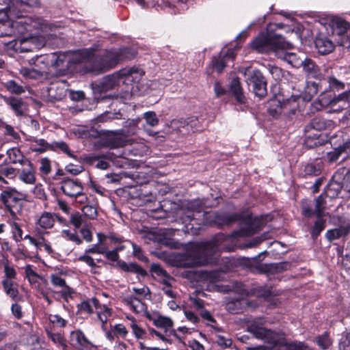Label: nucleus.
Here are the masks:
<instances>
[{
	"label": "nucleus",
	"instance_id": "obj_11",
	"mask_svg": "<svg viewBox=\"0 0 350 350\" xmlns=\"http://www.w3.org/2000/svg\"><path fill=\"white\" fill-rule=\"evenodd\" d=\"M60 189L64 195L75 199L82 196L83 187L81 182L79 179H71L68 177H64L60 181Z\"/></svg>",
	"mask_w": 350,
	"mask_h": 350
},
{
	"label": "nucleus",
	"instance_id": "obj_20",
	"mask_svg": "<svg viewBox=\"0 0 350 350\" xmlns=\"http://www.w3.org/2000/svg\"><path fill=\"white\" fill-rule=\"evenodd\" d=\"M229 91L237 103L242 105L247 103V98L244 94L240 79L238 77L231 80L229 85Z\"/></svg>",
	"mask_w": 350,
	"mask_h": 350
},
{
	"label": "nucleus",
	"instance_id": "obj_14",
	"mask_svg": "<svg viewBox=\"0 0 350 350\" xmlns=\"http://www.w3.org/2000/svg\"><path fill=\"white\" fill-rule=\"evenodd\" d=\"M122 152L115 154L113 152H107L105 154H100L98 155L90 154L85 157V161L90 165L96 163V167L100 170H106L109 167V164L105 159L112 160L113 157H121Z\"/></svg>",
	"mask_w": 350,
	"mask_h": 350
},
{
	"label": "nucleus",
	"instance_id": "obj_45",
	"mask_svg": "<svg viewBox=\"0 0 350 350\" xmlns=\"http://www.w3.org/2000/svg\"><path fill=\"white\" fill-rule=\"evenodd\" d=\"M216 212L206 211L202 213V219L200 221H196L195 224L198 226H216Z\"/></svg>",
	"mask_w": 350,
	"mask_h": 350
},
{
	"label": "nucleus",
	"instance_id": "obj_9",
	"mask_svg": "<svg viewBox=\"0 0 350 350\" xmlns=\"http://www.w3.org/2000/svg\"><path fill=\"white\" fill-rule=\"evenodd\" d=\"M136 72L137 69L134 68H124L113 75L105 77L101 82V90L105 92L114 89L119 85L120 79L129 80L132 75Z\"/></svg>",
	"mask_w": 350,
	"mask_h": 350
},
{
	"label": "nucleus",
	"instance_id": "obj_22",
	"mask_svg": "<svg viewBox=\"0 0 350 350\" xmlns=\"http://www.w3.org/2000/svg\"><path fill=\"white\" fill-rule=\"evenodd\" d=\"M150 271L154 279L159 280L167 287H172V284L169 281L172 278V276L159 264L152 263L150 266Z\"/></svg>",
	"mask_w": 350,
	"mask_h": 350
},
{
	"label": "nucleus",
	"instance_id": "obj_42",
	"mask_svg": "<svg viewBox=\"0 0 350 350\" xmlns=\"http://www.w3.org/2000/svg\"><path fill=\"white\" fill-rule=\"evenodd\" d=\"M262 340L267 344L271 345L274 347H282L285 342V338L279 339L276 337V334L271 329H267V332L265 334V336Z\"/></svg>",
	"mask_w": 350,
	"mask_h": 350
},
{
	"label": "nucleus",
	"instance_id": "obj_24",
	"mask_svg": "<svg viewBox=\"0 0 350 350\" xmlns=\"http://www.w3.org/2000/svg\"><path fill=\"white\" fill-rule=\"evenodd\" d=\"M314 45L318 53L321 55H326L331 53L334 48L332 40L321 33L316 36Z\"/></svg>",
	"mask_w": 350,
	"mask_h": 350
},
{
	"label": "nucleus",
	"instance_id": "obj_35",
	"mask_svg": "<svg viewBox=\"0 0 350 350\" xmlns=\"http://www.w3.org/2000/svg\"><path fill=\"white\" fill-rule=\"evenodd\" d=\"M7 155L9 159V163L13 164L20 163L21 165H25L27 160H28L25 158L23 152L18 148L8 149L7 150Z\"/></svg>",
	"mask_w": 350,
	"mask_h": 350
},
{
	"label": "nucleus",
	"instance_id": "obj_19",
	"mask_svg": "<svg viewBox=\"0 0 350 350\" xmlns=\"http://www.w3.org/2000/svg\"><path fill=\"white\" fill-rule=\"evenodd\" d=\"M70 343L74 347L82 350L88 349L92 347L91 342L80 329L70 332Z\"/></svg>",
	"mask_w": 350,
	"mask_h": 350
},
{
	"label": "nucleus",
	"instance_id": "obj_55",
	"mask_svg": "<svg viewBox=\"0 0 350 350\" xmlns=\"http://www.w3.org/2000/svg\"><path fill=\"white\" fill-rule=\"evenodd\" d=\"M77 307L78 313H84L86 314H92L94 313L90 299L81 301L80 304H77Z\"/></svg>",
	"mask_w": 350,
	"mask_h": 350
},
{
	"label": "nucleus",
	"instance_id": "obj_46",
	"mask_svg": "<svg viewBox=\"0 0 350 350\" xmlns=\"http://www.w3.org/2000/svg\"><path fill=\"white\" fill-rule=\"evenodd\" d=\"M4 88L11 94L21 95L25 92L23 86L19 85L14 80H9L3 83Z\"/></svg>",
	"mask_w": 350,
	"mask_h": 350
},
{
	"label": "nucleus",
	"instance_id": "obj_21",
	"mask_svg": "<svg viewBox=\"0 0 350 350\" xmlns=\"http://www.w3.org/2000/svg\"><path fill=\"white\" fill-rule=\"evenodd\" d=\"M103 145L109 149L122 148L127 145V139L120 133L112 132L103 139Z\"/></svg>",
	"mask_w": 350,
	"mask_h": 350
},
{
	"label": "nucleus",
	"instance_id": "obj_47",
	"mask_svg": "<svg viewBox=\"0 0 350 350\" xmlns=\"http://www.w3.org/2000/svg\"><path fill=\"white\" fill-rule=\"evenodd\" d=\"M51 150L52 151H62L66 154L70 158H75V156L70 150L68 144L63 141L53 142L51 143Z\"/></svg>",
	"mask_w": 350,
	"mask_h": 350
},
{
	"label": "nucleus",
	"instance_id": "obj_64",
	"mask_svg": "<svg viewBox=\"0 0 350 350\" xmlns=\"http://www.w3.org/2000/svg\"><path fill=\"white\" fill-rule=\"evenodd\" d=\"M144 118L146 120V123L151 126H155L159 122V120L154 111H147L144 113Z\"/></svg>",
	"mask_w": 350,
	"mask_h": 350
},
{
	"label": "nucleus",
	"instance_id": "obj_62",
	"mask_svg": "<svg viewBox=\"0 0 350 350\" xmlns=\"http://www.w3.org/2000/svg\"><path fill=\"white\" fill-rule=\"evenodd\" d=\"M343 153V150L340 145L337 148H334L333 151L327 152V159L329 163H334L338 161L340 156Z\"/></svg>",
	"mask_w": 350,
	"mask_h": 350
},
{
	"label": "nucleus",
	"instance_id": "obj_27",
	"mask_svg": "<svg viewBox=\"0 0 350 350\" xmlns=\"http://www.w3.org/2000/svg\"><path fill=\"white\" fill-rule=\"evenodd\" d=\"M216 227L222 229L225 226H230L232 224L237 222V215L235 213H228L226 212L216 211Z\"/></svg>",
	"mask_w": 350,
	"mask_h": 350
},
{
	"label": "nucleus",
	"instance_id": "obj_49",
	"mask_svg": "<svg viewBox=\"0 0 350 350\" xmlns=\"http://www.w3.org/2000/svg\"><path fill=\"white\" fill-rule=\"evenodd\" d=\"M243 299H234L226 304V309L232 314H239L243 310Z\"/></svg>",
	"mask_w": 350,
	"mask_h": 350
},
{
	"label": "nucleus",
	"instance_id": "obj_43",
	"mask_svg": "<svg viewBox=\"0 0 350 350\" xmlns=\"http://www.w3.org/2000/svg\"><path fill=\"white\" fill-rule=\"evenodd\" d=\"M283 345L286 350H312V349L305 342L299 340L286 341Z\"/></svg>",
	"mask_w": 350,
	"mask_h": 350
},
{
	"label": "nucleus",
	"instance_id": "obj_39",
	"mask_svg": "<svg viewBox=\"0 0 350 350\" xmlns=\"http://www.w3.org/2000/svg\"><path fill=\"white\" fill-rule=\"evenodd\" d=\"M318 101L321 107H325L329 105L334 106L340 100H338V95L335 94L332 96L331 92H323L318 97Z\"/></svg>",
	"mask_w": 350,
	"mask_h": 350
},
{
	"label": "nucleus",
	"instance_id": "obj_10",
	"mask_svg": "<svg viewBox=\"0 0 350 350\" xmlns=\"http://www.w3.org/2000/svg\"><path fill=\"white\" fill-rule=\"evenodd\" d=\"M21 200V193L16 189L10 187H6L0 195V201L13 217L16 216L12 208L16 206Z\"/></svg>",
	"mask_w": 350,
	"mask_h": 350
},
{
	"label": "nucleus",
	"instance_id": "obj_1",
	"mask_svg": "<svg viewBox=\"0 0 350 350\" xmlns=\"http://www.w3.org/2000/svg\"><path fill=\"white\" fill-rule=\"evenodd\" d=\"M136 51L131 47L110 49L96 54L91 64L86 67L87 72L101 74L114 68L120 62L133 59Z\"/></svg>",
	"mask_w": 350,
	"mask_h": 350
},
{
	"label": "nucleus",
	"instance_id": "obj_29",
	"mask_svg": "<svg viewBox=\"0 0 350 350\" xmlns=\"http://www.w3.org/2000/svg\"><path fill=\"white\" fill-rule=\"evenodd\" d=\"M95 49L92 47L79 50L76 52L75 57H73V63L78 64L89 60H90V63H91L96 55L95 54Z\"/></svg>",
	"mask_w": 350,
	"mask_h": 350
},
{
	"label": "nucleus",
	"instance_id": "obj_31",
	"mask_svg": "<svg viewBox=\"0 0 350 350\" xmlns=\"http://www.w3.org/2000/svg\"><path fill=\"white\" fill-rule=\"evenodd\" d=\"M327 126L328 122L325 118L321 116H315L308 124L306 125L304 131L305 133H309L312 130L321 131L326 129Z\"/></svg>",
	"mask_w": 350,
	"mask_h": 350
},
{
	"label": "nucleus",
	"instance_id": "obj_28",
	"mask_svg": "<svg viewBox=\"0 0 350 350\" xmlns=\"http://www.w3.org/2000/svg\"><path fill=\"white\" fill-rule=\"evenodd\" d=\"M282 115L288 118H292V116L295 115L299 104L296 96H291L290 98L284 100L282 102Z\"/></svg>",
	"mask_w": 350,
	"mask_h": 350
},
{
	"label": "nucleus",
	"instance_id": "obj_23",
	"mask_svg": "<svg viewBox=\"0 0 350 350\" xmlns=\"http://www.w3.org/2000/svg\"><path fill=\"white\" fill-rule=\"evenodd\" d=\"M263 226L261 217H253L247 226L242 227L239 230L241 237H250L260 231Z\"/></svg>",
	"mask_w": 350,
	"mask_h": 350
},
{
	"label": "nucleus",
	"instance_id": "obj_30",
	"mask_svg": "<svg viewBox=\"0 0 350 350\" xmlns=\"http://www.w3.org/2000/svg\"><path fill=\"white\" fill-rule=\"evenodd\" d=\"M291 263L287 261L263 265L261 271L263 273L275 274L289 269Z\"/></svg>",
	"mask_w": 350,
	"mask_h": 350
},
{
	"label": "nucleus",
	"instance_id": "obj_17",
	"mask_svg": "<svg viewBox=\"0 0 350 350\" xmlns=\"http://www.w3.org/2000/svg\"><path fill=\"white\" fill-rule=\"evenodd\" d=\"M2 97L5 104L13 111L15 116L21 117L25 115L26 105L22 98L13 96H2Z\"/></svg>",
	"mask_w": 350,
	"mask_h": 350
},
{
	"label": "nucleus",
	"instance_id": "obj_37",
	"mask_svg": "<svg viewBox=\"0 0 350 350\" xmlns=\"http://www.w3.org/2000/svg\"><path fill=\"white\" fill-rule=\"evenodd\" d=\"M55 220L53 214L44 211L40 215L37 221V224L43 229L52 228L55 224Z\"/></svg>",
	"mask_w": 350,
	"mask_h": 350
},
{
	"label": "nucleus",
	"instance_id": "obj_59",
	"mask_svg": "<svg viewBox=\"0 0 350 350\" xmlns=\"http://www.w3.org/2000/svg\"><path fill=\"white\" fill-rule=\"evenodd\" d=\"M338 100L344 101L349 104L348 108L344 114V118H350V89L338 94Z\"/></svg>",
	"mask_w": 350,
	"mask_h": 350
},
{
	"label": "nucleus",
	"instance_id": "obj_5",
	"mask_svg": "<svg viewBox=\"0 0 350 350\" xmlns=\"http://www.w3.org/2000/svg\"><path fill=\"white\" fill-rule=\"evenodd\" d=\"M326 208L327 202L323 195H319L316 198V219L310 228V234L313 241L317 239L326 227V219L324 218Z\"/></svg>",
	"mask_w": 350,
	"mask_h": 350
},
{
	"label": "nucleus",
	"instance_id": "obj_36",
	"mask_svg": "<svg viewBox=\"0 0 350 350\" xmlns=\"http://www.w3.org/2000/svg\"><path fill=\"white\" fill-rule=\"evenodd\" d=\"M128 319L131 321L130 327L132 329L133 334L137 339L145 340L148 338V335H150L148 331L146 332L142 326L138 325L134 317H131Z\"/></svg>",
	"mask_w": 350,
	"mask_h": 350
},
{
	"label": "nucleus",
	"instance_id": "obj_38",
	"mask_svg": "<svg viewBox=\"0 0 350 350\" xmlns=\"http://www.w3.org/2000/svg\"><path fill=\"white\" fill-rule=\"evenodd\" d=\"M267 112L273 118H279L282 115V101L273 98L269 102Z\"/></svg>",
	"mask_w": 350,
	"mask_h": 350
},
{
	"label": "nucleus",
	"instance_id": "obj_15",
	"mask_svg": "<svg viewBox=\"0 0 350 350\" xmlns=\"http://www.w3.org/2000/svg\"><path fill=\"white\" fill-rule=\"evenodd\" d=\"M111 329L105 332V336L111 342L116 341L119 345L126 347L123 342L120 341V338L125 339L129 334L126 327L122 323H117L114 325H110Z\"/></svg>",
	"mask_w": 350,
	"mask_h": 350
},
{
	"label": "nucleus",
	"instance_id": "obj_58",
	"mask_svg": "<svg viewBox=\"0 0 350 350\" xmlns=\"http://www.w3.org/2000/svg\"><path fill=\"white\" fill-rule=\"evenodd\" d=\"M50 338L55 344L57 345L59 347H61L63 350H68L66 339L64 336L60 334L51 333Z\"/></svg>",
	"mask_w": 350,
	"mask_h": 350
},
{
	"label": "nucleus",
	"instance_id": "obj_13",
	"mask_svg": "<svg viewBox=\"0 0 350 350\" xmlns=\"http://www.w3.org/2000/svg\"><path fill=\"white\" fill-rule=\"evenodd\" d=\"M51 65L58 70L60 75H66L69 72V68L73 63V57L70 59L62 52H55L52 54Z\"/></svg>",
	"mask_w": 350,
	"mask_h": 350
},
{
	"label": "nucleus",
	"instance_id": "obj_56",
	"mask_svg": "<svg viewBox=\"0 0 350 350\" xmlns=\"http://www.w3.org/2000/svg\"><path fill=\"white\" fill-rule=\"evenodd\" d=\"M317 92L318 89L316 83H313L311 85H307L305 92L302 94L303 100L307 102L310 101Z\"/></svg>",
	"mask_w": 350,
	"mask_h": 350
},
{
	"label": "nucleus",
	"instance_id": "obj_51",
	"mask_svg": "<svg viewBox=\"0 0 350 350\" xmlns=\"http://www.w3.org/2000/svg\"><path fill=\"white\" fill-rule=\"evenodd\" d=\"M2 128L4 129V135L10 136L12 141L18 142L21 140L20 135L14 130L12 126L3 122Z\"/></svg>",
	"mask_w": 350,
	"mask_h": 350
},
{
	"label": "nucleus",
	"instance_id": "obj_2",
	"mask_svg": "<svg viewBox=\"0 0 350 350\" xmlns=\"http://www.w3.org/2000/svg\"><path fill=\"white\" fill-rule=\"evenodd\" d=\"M215 247L216 245L213 241L202 243L199 245L201 251L180 255L177 259V266L182 268H193L211 264L213 258L206 255V252H212Z\"/></svg>",
	"mask_w": 350,
	"mask_h": 350
},
{
	"label": "nucleus",
	"instance_id": "obj_48",
	"mask_svg": "<svg viewBox=\"0 0 350 350\" xmlns=\"http://www.w3.org/2000/svg\"><path fill=\"white\" fill-rule=\"evenodd\" d=\"M9 224L11 228L12 239L17 243L23 240V230L22 229L21 225L17 223L16 221H10Z\"/></svg>",
	"mask_w": 350,
	"mask_h": 350
},
{
	"label": "nucleus",
	"instance_id": "obj_32",
	"mask_svg": "<svg viewBox=\"0 0 350 350\" xmlns=\"http://www.w3.org/2000/svg\"><path fill=\"white\" fill-rule=\"evenodd\" d=\"M300 210L301 215L305 218L316 217V198H314V209H313L312 201L308 198H304L300 201Z\"/></svg>",
	"mask_w": 350,
	"mask_h": 350
},
{
	"label": "nucleus",
	"instance_id": "obj_7",
	"mask_svg": "<svg viewBox=\"0 0 350 350\" xmlns=\"http://www.w3.org/2000/svg\"><path fill=\"white\" fill-rule=\"evenodd\" d=\"M103 255L107 260L112 262H116L117 266L124 272L135 273L142 278H145L148 275L146 270L137 262H133L126 263L125 261L120 260V256L117 252V250L113 249L112 250H107V248H106L105 252L103 253Z\"/></svg>",
	"mask_w": 350,
	"mask_h": 350
},
{
	"label": "nucleus",
	"instance_id": "obj_44",
	"mask_svg": "<svg viewBox=\"0 0 350 350\" xmlns=\"http://www.w3.org/2000/svg\"><path fill=\"white\" fill-rule=\"evenodd\" d=\"M227 61L222 56V52L213 56L211 60V66L218 73H221L226 67Z\"/></svg>",
	"mask_w": 350,
	"mask_h": 350
},
{
	"label": "nucleus",
	"instance_id": "obj_26",
	"mask_svg": "<svg viewBox=\"0 0 350 350\" xmlns=\"http://www.w3.org/2000/svg\"><path fill=\"white\" fill-rule=\"evenodd\" d=\"M1 283L3 291L12 300L14 301L20 300L18 284L17 282L12 280H3Z\"/></svg>",
	"mask_w": 350,
	"mask_h": 350
},
{
	"label": "nucleus",
	"instance_id": "obj_34",
	"mask_svg": "<svg viewBox=\"0 0 350 350\" xmlns=\"http://www.w3.org/2000/svg\"><path fill=\"white\" fill-rule=\"evenodd\" d=\"M27 163L29 168L21 170L19 179L26 184L32 185L34 184L36 180L33 165L29 160H27Z\"/></svg>",
	"mask_w": 350,
	"mask_h": 350
},
{
	"label": "nucleus",
	"instance_id": "obj_53",
	"mask_svg": "<svg viewBox=\"0 0 350 350\" xmlns=\"http://www.w3.org/2000/svg\"><path fill=\"white\" fill-rule=\"evenodd\" d=\"M316 342L323 350L328 349V347L332 345L329 334L327 332H325L323 334L318 336L316 338Z\"/></svg>",
	"mask_w": 350,
	"mask_h": 350
},
{
	"label": "nucleus",
	"instance_id": "obj_54",
	"mask_svg": "<svg viewBox=\"0 0 350 350\" xmlns=\"http://www.w3.org/2000/svg\"><path fill=\"white\" fill-rule=\"evenodd\" d=\"M267 328L254 324H252L247 327V331L252 334L255 338L262 340L265 336V334L267 332Z\"/></svg>",
	"mask_w": 350,
	"mask_h": 350
},
{
	"label": "nucleus",
	"instance_id": "obj_57",
	"mask_svg": "<svg viewBox=\"0 0 350 350\" xmlns=\"http://www.w3.org/2000/svg\"><path fill=\"white\" fill-rule=\"evenodd\" d=\"M203 204L199 201H193L190 203L189 208L192 211L193 213L191 215H188V217L190 218V221H196V213L200 214L202 213L203 210Z\"/></svg>",
	"mask_w": 350,
	"mask_h": 350
},
{
	"label": "nucleus",
	"instance_id": "obj_60",
	"mask_svg": "<svg viewBox=\"0 0 350 350\" xmlns=\"http://www.w3.org/2000/svg\"><path fill=\"white\" fill-rule=\"evenodd\" d=\"M200 316L201 317L204 319V320H206L208 321V322L211 323L212 324L211 325V326L217 332H221L222 331V329L216 326L215 324L217 323V321L216 320L214 319V317L212 316L211 313L208 311V310H202L201 312H200ZM210 325V324H208Z\"/></svg>",
	"mask_w": 350,
	"mask_h": 350
},
{
	"label": "nucleus",
	"instance_id": "obj_4",
	"mask_svg": "<svg viewBox=\"0 0 350 350\" xmlns=\"http://www.w3.org/2000/svg\"><path fill=\"white\" fill-rule=\"evenodd\" d=\"M153 324L157 328L163 329V332H161L152 327H148V332L152 337L156 336L157 339L169 344L173 342L172 336H174L175 338H179L176 330L173 329L174 322L170 317L159 315L153 320Z\"/></svg>",
	"mask_w": 350,
	"mask_h": 350
},
{
	"label": "nucleus",
	"instance_id": "obj_25",
	"mask_svg": "<svg viewBox=\"0 0 350 350\" xmlns=\"http://www.w3.org/2000/svg\"><path fill=\"white\" fill-rule=\"evenodd\" d=\"M350 232V225L340 226L338 228L327 230L325 233L326 239L332 243V241L342 237H345Z\"/></svg>",
	"mask_w": 350,
	"mask_h": 350
},
{
	"label": "nucleus",
	"instance_id": "obj_61",
	"mask_svg": "<svg viewBox=\"0 0 350 350\" xmlns=\"http://www.w3.org/2000/svg\"><path fill=\"white\" fill-rule=\"evenodd\" d=\"M49 320L51 323L57 327H64L68 323L66 319H63L59 314H50L49 316Z\"/></svg>",
	"mask_w": 350,
	"mask_h": 350
},
{
	"label": "nucleus",
	"instance_id": "obj_12",
	"mask_svg": "<svg viewBox=\"0 0 350 350\" xmlns=\"http://www.w3.org/2000/svg\"><path fill=\"white\" fill-rule=\"evenodd\" d=\"M350 29V23L340 17L332 18L326 28L327 33L329 36L342 37L346 35Z\"/></svg>",
	"mask_w": 350,
	"mask_h": 350
},
{
	"label": "nucleus",
	"instance_id": "obj_40",
	"mask_svg": "<svg viewBox=\"0 0 350 350\" xmlns=\"http://www.w3.org/2000/svg\"><path fill=\"white\" fill-rule=\"evenodd\" d=\"M306 55L301 54L299 55L295 53H286L284 56V59L289 64L295 68H300L304 63Z\"/></svg>",
	"mask_w": 350,
	"mask_h": 350
},
{
	"label": "nucleus",
	"instance_id": "obj_16",
	"mask_svg": "<svg viewBox=\"0 0 350 350\" xmlns=\"http://www.w3.org/2000/svg\"><path fill=\"white\" fill-rule=\"evenodd\" d=\"M342 189H344V187L340 176L334 174L321 195H323L325 200L326 197L336 198L338 197Z\"/></svg>",
	"mask_w": 350,
	"mask_h": 350
},
{
	"label": "nucleus",
	"instance_id": "obj_50",
	"mask_svg": "<svg viewBox=\"0 0 350 350\" xmlns=\"http://www.w3.org/2000/svg\"><path fill=\"white\" fill-rule=\"evenodd\" d=\"M97 317L103 325L107 323L108 318L112 315V308L103 304L101 309L96 312Z\"/></svg>",
	"mask_w": 350,
	"mask_h": 350
},
{
	"label": "nucleus",
	"instance_id": "obj_33",
	"mask_svg": "<svg viewBox=\"0 0 350 350\" xmlns=\"http://www.w3.org/2000/svg\"><path fill=\"white\" fill-rule=\"evenodd\" d=\"M20 73L27 79H38L42 78L47 73L46 66L40 68V70H35V68L22 67Z\"/></svg>",
	"mask_w": 350,
	"mask_h": 350
},
{
	"label": "nucleus",
	"instance_id": "obj_63",
	"mask_svg": "<svg viewBox=\"0 0 350 350\" xmlns=\"http://www.w3.org/2000/svg\"><path fill=\"white\" fill-rule=\"evenodd\" d=\"M215 342L222 349L229 348L232 345V340L231 338H226L221 335L215 336Z\"/></svg>",
	"mask_w": 350,
	"mask_h": 350
},
{
	"label": "nucleus",
	"instance_id": "obj_41",
	"mask_svg": "<svg viewBox=\"0 0 350 350\" xmlns=\"http://www.w3.org/2000/svg\"><path fill=\"white\" fill-rule=\"evenodd\" d=\"M303 61L304 63L301 67H303L304 71H306L308 75L315 77L319 74L320 69L312 59L308 58L306 56V57H304V60Z\"/></svg>",
	"mask_w": 350,
	"mask_h": 350
},
{
	"label": "nucleus",
	"instance_id": "obj_52",
	"mask_svg": "<svg viewBox=\"0 0 350 350\" xmlns=\"http://www.w3.org/2000/svg\"><path fill=\"white\" fill-rule=\"evenodd\" d=\"M36 143L39 147L31 146L30 149L32 152L42 154L47 150H51V143L47 142L44 139H38Z\"/></svg>",
	"mask_w": 350,
	"mask_h": 350
},
{
	"label": "nucleus",
	"instance_id": "obj_6",
	"mask_svg": "<svg viewBox=\"0 0 350 350\" xmlns=\"http://www.w3.org/2000/svg\"><path fill=\"white\" fill-rule=\"evenodd\" d=\"M246 82L252 88V92L259 98L265 97L267 94V82L266 78L258 69L247 70L245 73Z\"/></svg>",
	"mask_w": 350,
	"mask_h": 350
},
{
	"label": "nucleus",
	"instance_id": "obj_8",
	"mask_svg": "<svg viewBox=\"0 0 350 350\" xmlns=\"http://www.w3.org/2000/svg\"><path fill=\"white\" fill-rule=\"evenodd\" d=\"M203 122V118L193 116L186 119L173 120L172 124L176 127L180 133L189 135L191 133L202 131L204 129Z\"/></svg>",
	"mask_w": 350,
	"mask_h": 350
},
{
	"label": "nucleus",
	"instance_id": "obj_18",
	"mask_svg": "<svg viewBox=\"0 0 350 350\" xmlns=\"http://www.w3.org/2000/svg\"><path fill=\"white\" fill-rule=\"evenodd\" d=\"M324 168V163L321 159H316L304 166L301 175L304 178L318 176Z\"/></svg>",
	"mask_w": 350,
	"mask_h": 350
},
{
	"label": "nucleus",
	"instance_id": "obj_3",
	"mask_svg": "<svg viewBox=\"0 0 350 350\" xmlns=\"http://www.w3.org/2000/svg\"><path fill=\"white\" fill-rule=\"evenodd\" d=\"M252 51L260 54L275 52L285 47L284 38L269 31H261L249 44Z\"/></svg>",
	"mask_w": 350,
	"mask_h": 350
}]
</instances>
